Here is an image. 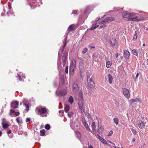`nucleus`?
<instances>
[{"label":"nucleus","instance_id":"obj_1","mask_svg":"<svg viewBox=\"0 0 148 148\" xmlns=\"http://www.w3.org/2000/svg\"><path fill=\"white\" fill-rule=\"evenodd\" d=\"M38 110L41 116L42 117H46L48 114V110L46 107H40L36 108V111Z\"/></svg>","mask_w":148,"mask_h":148},{"label":"nucleus","instance_id":"obj_2","mask_svg":"<svg viewBox=\"0 0 148 148\" xmlns=\"http://www.w3.org/2000/svg\"><path fill=\"white\" fill-rule=\"evenodd\" d=\"M68 32H66V35L64 36L65 38H64V41H63V45L62 46V47H61L59 49V52H58V66H59V64L60 63V62L59 60V59L60 58V57L61 56L60 53H62V51H63L65 47L66 43L67 42H66V41L67 39V35L68 34Z\"/></svg>","mask_w":148,"mask_h":148},{"label":"nucleus","instance_id":"obj_3","mask_svg":"<svg viewBox=\"0 0 148 148\" xmlns=\"http://www.w3.org/2000/svg\"><path fill=\"white\" fill-rule=\"evenodd\" d=\"M76 62L75 60H73L71 62L70 66V73L73 74L76 68Z\"/></svg>","mask_w":148,"mask_h":148},{"label":"nucleus","instance_id":"obj_4","mask_svg":"<svg viewBox=\"0 0 148 148\" xmlns=\"http://www.w3.org/2000/svg\"><path fill=\"white\" fill-rule=\"evenodd\" d=\"M145 19L142 17H139V16H134L132 17L128 18V20L130 21H143Z\"/></svg>","mask_w":148,"mask_h":148},{"label":"nucleus","instance_id":"obj_5","mask_svg":"<svg viewBox=\"0 0 148 148\" xmlns=\"http://www.w3.org/2000/svg\"><path fill=\"white\" fill-rule=\"evenodd\" d=\"M97 138L101 141V142L103 144L107 146L109 145V144L108 142L109 141H106L103 138L101 137L98 134H97Z\"/></svg>","mask_w":148,"mask_h":148},{"label":"nucleus","instance_id":"obj_6","mask_svg":"<svg viewBox=\"0 0 148 148\" xmlns=\"http://www.w3.org/2000/svg\"><path fill=\"white\" fill-rule=\"evenodd\" d=\"M18 105V102L17 101H13L11 104V108L12 109L17 108Z\"/></svg>","mask_w":148,"mask_h":148},{"label":"nucleus","instance_id":"obj_7","mask_svg":"<svg viewBox=\"0 0 148 148\" xmlns=\"http://www.w3.org/2000/svg\"><path fill=\"white\" fill-rule=\"evenodd\" d=\"M67 93V91L64 89L60 90L59 92L57 91L56 94L57 95L60 96H62L66 95Z\"/></svg>","mask_w":148,"mask_h":148},{"label":"nucleus","instance_id":"obj_8","mask_svg":"<svg viewBox=\"0 0 148 148\" xmlns=\"http://www.w3.org/2000/svg\"><path fill=\"white\" fill-rule=\"evenodd\" d=\"M79 87L77 84L76 83H74L73 85V91L74 94H76L79 90Z\"/></svg>","mask_w":148,"mask_h":148},{"label":"nucleus","instance_id":"obj_9","mask_svg":"<svg viewBox=\"0 0 148 148\" xmlns=\"http://www.w3.org/2000/svg\"><path fill=\"white\" fill-rule=\"evenodd\" d=\"M123 93L124 95L126 98L128 99L130 98V92L128 89L127 88H124L123 89Z\"/></svg>","mask_w":148,"mask_h":148},{"label":"nucleus","instance_id":"obj_10","mask_svg":"<svg viewBox=\"0 0 148 148\" xmlns=\"http://www.w3.org/2000/svg\"><path fill=\"white\" fill-rule=\"evenodd\" d=\"M68 54V52L67 51H65L64 53V55L62 57V61L63 62L64 66L66 64Z\"/></svg>","mask_w":148,"mask_h":148},{"label":"nucleus","instance_id":"obj_11","mask_svg":"<svg viewBox=\"0 0 148 148\" xmlns=\"http://www.w3.org/2000/svg\"><path fill=\"white\" fill-rule=\"evenodd\" d=\"M87 80L88 85L90 86V87H92L95 86L94 82L92 81V79L88 77Z\"/></svg>","mask_w":148,"mask_h":148},{"label":"nucleus","instance_id":"obj_12","mask_svg":"<svg viewBox=\"0 0 148 148\" xmlns=\"http://www.w3.org/2000/svg\"><path fill=\"white\" fill-rule=\"evenodd\" d=\"M114 19V18L113 17H110L106 18L105 20H103L100 22V24H103L104 23L112 21Z\"/></svg>","mask_w":148,"mask_h":148},{"label":"nucleus","instance_id":"obj_13","mask_svg":"<svg viewBox=\"0 0 148 148\" xmlns=\"http://www.w3.org/2000/svg\"><path fill=\"white\" fill-rule=\"evenodd\" d=\"M123 52L124 53L125 58L126 59H128L130 54V52L127 50H124Z\"/></svg>","mask_w":148,"mask_h":148},{"label":"nucleus","instance_id":"obj_14","mask_svg":"<svg viewBox=\"0 0 148 148\" xmlns=\"http://www.w3.org/2000/svg\"><path fill=\"white\" fill-rule=\"evenodd\" d=\"M82 121L84 126L86 128V129L88 130L89 131L91 132V133H92L91 130L88 127L87 122L85 120V119H83Z\"/></svg>","mask_w":148,"mask_h":148},{"label":"nucleus","instance_id":"obj_15","mask_svg":"<svg viewBox=\"0 0 148 148\" xmlns=\"http://www.w3.org/2000/svg\"><path fill=\"white\" fill-rule=\"evenodd\" d=\"M103 131V127L99 124V122L98 121V129L97 131L100 134Z\"/></svg>","mask_w":148,"mask_h":148},{"label":"nucleus","instance_id":"obj_16","mask_svg":"<svg viewBox=\"0 0 148 148\" xmlns=\"http://www.w3.org/2000/svg\"><path fill=\"white\" fill-rule=\"evenodd\" d=\"M116 43V40L115 38H112L110 40V44L112 46H115Z\"/></svg>","mask_w":148,"mask_h":148},{"label":"nucleus","instance_id":"obj_17","mask_svg":"<svg viewBox=\"0 0 148 148\" xmlns=\"http://www.w3.org/2000/svg\"><path fill=\"white\" fill-rule=\"evenodd\" d=\"M17 75L18 79L20 81L22 80V79H24L25 78V74L23 75L21 73H20V74H18Z\"/></svg>","mask_w":148,"mask_h":148},{"label":"nucleus","instance_id":"obj_18","mask_svg":"<svg viewBox=\"0 0 148 148\" xmlns=\"http://www.w3.org/2000/svg\"><path fill=\"white\" fill-rule=\"evenodd\" d=\"M91 126L92 131V133L94 134V132H95L96 131V126L95 125V123L94 122H92V125Z\"/></svg>","mask_w":148,"mask_h":148},{"label":"nucleus","instance_id":"obj_19","mask_svg":"<svg viewBox=\"0 0 148 148\" xmlns=\"http://www.w3.org/2000/svg\"><path fill=\"white\" fill-rule=\"evenodd\" d=\"M83 66H81V65H80V73L81 76L82 78L84 77V75L83 73Z\"/></svg>","mask_w":148,"mask_h":148},{"label":"nucleus","instance_id":"obj_20","mask_svg":"<svg viewBox=\"0 0 148 148\" xmlns=\"http://www.w3.org/2000/svg\"><path fill=\"white\" fill-rule=\"evenodd\" d=\"M9 10L7 12V15L9 16L13 14V12L12 11L11 8L8 6Z\"/></svg>","mask_w":148,"mask_h":148},{"label":"nucleus","instance_id":"obj_21","mask_svg":"<svg viewBox=\"0 0 148 148\" xmlns=\"http://www.w3.org/2000/svg\"><path fill=\"white\" fill-rule=\"evenodd\" d=\"M5 121V119H3V122L2 123V127L4 129L7 128L9 126V125L8 124L5 123V122H4V121Z\"/></svg>","mask_w":148,"mask_h":148},{"label":"nucleus","instance_id":"obj_22","mask_svg":"<svg viewBox=\"0 0 148 148\" xmlns=\"http://www.w3.org/2000/svg\"><path fill=\"white\" fill-rule=\"evenodd\" d=\"M138 126L140 129H142L145 126V125L144 123L142 121L139 122V123L138 124Z\"/></svg>","mask_w":148,"mask_h":148},{"label":"nucleus","instance_id":"obj_23","mask_svg":"<svg viewBox=\"0 0 148 148\" xmlns=\"http://www.w3.org/2000/svg\"><path fill=\"white\" fill-rule=\"evenodd\" d=\"M108 79L110 84H111L112 83L113 78L110 74H109L108 75Z\"/></svg>","mask_w":148,"mask_h":148},{"label":"nucleus","instance_id":"obj_24","mask_svg":"<svg viewBox=\"0 0 148 148\" xmlns=\"http://www.w3.org/2000/svg\"><path fill=\"white\" fill-rule=\"evenodd\" d=\"M122 15L124 18H128H128L130 17H129V13H128L127 12H123L122 14Z\"/></svg>","mask_w":148,"mask_h":148},{"label":"nucleus","instance_id":"obj_25","mask_svg":"<svg viewBox=\"0 0 148 148\" xmlns=\"http://www.w3.org/2000/svg\"><path fill=\"white\" fill-rule=\"evenodd\" d=\"M68 101L71 104L73 103L74 99L72 96H70L68 100Z\"/></svg>","mask_w":148,"mask_h":148},{"label":"nucleus","instance_id":"obj_26","mask_svg":"<svg viewBox=\"0 0 148 148\" xmlns=\"http://www.w3.org/2000/svg\"><path fill=\"white\" fill-rule=\"evenodd\" d=\"M112 62L110 61H107L106 62V66L107 68L110 67L112 65Z\"/></svg>","mask_w":148,"mask_h":148},{"label":"nucleus","instance_id":"obj_27","mask_svg":"<svg viewBox=\"0 0 148 148\" xmlns=\"http://www.w3.org/2000/svg\"><path fill=\"white\" fill-rule=\"evenodd\" d=\"M65 111L66 112H68L70 109V107L68 105H66L64 108Z\"/></svg>","mask_w":148,"mask_h":148},{"label":"nucleus","instance_id":"obj_28","mask_svg":"<svg viewBox=\"0 0 148 148\" xmlns=\"http://www.w3.org/2000/svg\"><path fill=\"white\" fill-rule=\"evenodd\" d=\"M60 82L61 84H63L64 83V78L63 76H61L60 77Z\"/></svg>","mask_w":148,"mask_h":148},{"label":"nucleus","instance_id":"obj_29","mask_svg":"<svg viewBox=\"0 0 148 148\" xmlns=\"http://www.w3.org/2000/svg\"><path fill=\"white\" fill-rule=\"evenodd\" d=\"M113 121L114 123H115L116 125H117L118 124L119 122V120L117 118H114L113 119Z\"/></svg>","mask_w":148,"mask_h":148},{"label":"nucleus","instance_id":"obj_30","mask_svg":"<svg viewBox=\"0 0 148 148\" xmlns=\"http://www.w3.org/2000/svg\"><path fill=\"white\" fill-rule=\"evenodd\" d=\"M45 133V130H42L40 131V135L41 136H44Z\"/></svg>","mask_w":148,"mask_h":148},{"label":"nucleus","instance_id":"obj_31","mask_svg":"<svg viewBox=\"0 0 148 148\" xmlns=\"http://www.w3.org/2000/svg\"><path fill=\"white\" fill-rule=\"evenodd\" d=\"M132 53L134 55L136 56L138 55L137 52L135 49H134L132 51Z\"/></svg>","mask_w":148,"mask_h":148},{"label":"nucleus","instance_id":"obj_32","mask_svg":"<svg viewBox=\"0 0 148 148\" xmlns=\"http://www.w3.org/2000/svg\"><path fill=\"white\" fill-rule=\"evenodd\" d=\"M10 115L12 116H14L15 115L14 111L12 110L11 109L10 110Z\"/></svg>","mask_w":148,"mask_h":148},{"label":"nucleus","instance_id":"obj_33","mask_svg":"<svg viewBox=\"0 0 148 148\" xmlns=\"http://www.w3.org/2000/svg\"><path fill=\"white\" fill-rule=\"evenodd\" d=\"M131 101L132 103L135 102L139 101H140V99L138 98H136L131 99Z\"/></svg>","mask_w":148,"mask_h":148},{"label":"nucleus","instance_id":"obj_34","mask_svg":"<svg viewBox=\"0 0 148 148\" xmlns=\"http://www.w3.org/2000/svg\"><path fill=\"white\" fill-rule=\"evenodd\" d=\"M73 25H70L68 29V31L69 32L71 31H73Z\"/></svg>","mask_w":148,"mask_h":148},{"label":"nucleus","instance_id":"obj_35","mask_svg":"<svg viewBox=\"0 0 148 148\" xmlns=\"http://www.w3.org/2000/svg\"><path fill=\"white\" fill-rule=\"evenodd\" d=\"M79 107L81 112L82 113H83L84 112V110L81 104H79Z\"/></svg>","mask_w":148,"mask_h":148},{"label":"nucleus","instance_id":"obj_36","mask_svg":"<svg viewBox=\"0 0 148 148\" xmlns=\"http://www.w3.org/2000/svg\"><path fill=\"white\" fill-rule=\"evenodd\" d=\"M45 129L47 130H49L50 128V126L49 124H46L45 127Z\"/></svg>","mask_w":148,"mask_h":148},{"label":"nucleus","instance_id":"obj_37","mask_svg":"<svg viewBox=\"0 0 148 148\" xmlns=\"http://www.w3.org/2000/svg\"><path fill=\"white\" fill-rule=\"evenodd\" d=\"M98 26H99V25H96L95 26H94H94L93 25L90 28V29L91 30H94V29H96V28H97V27H98Z\"/></svg>","mask_w":148,"mask_h":148},{"label":"nucleus","instance_id":"obj_38","mask_svg":"<svg viewBox=\"0 0 148 148\" xmlns=\"http://www.w3.org/2000/svg\"><path fill=\"white\" fill-rule=\"evenodd\" d=\"M136 14L134 12H131V13H129V17H131L132 16H134Z\"/></svg>","mask_w":148,"mask_h":148},{"label":"nucleus","instance_id":"obj_39","mask_svg":"<svg viewBox=\"0 0 148 148\" xmlns=\"http://www.w3.org/2000/svg\"><path fill=\"white\" fill-rule=\"evenodd\" d=\"M25 107L26 108V111H28L29 110V105L28 104H25Z\"/></svg>","mask_w":148,"mask_h":148},{"label":"nucleus","instance_id":"obj_40","mask_svg":"<svg viewBox=\"0 0 148 148\" xmlns=\"http://www.w3.org/2000/svg\"><path fill=\"white\" fill-rule=\"evenodd\" d=\"M87 51H88L87 48H85L83 49L82 51V53L83 54H85L86 53V52H87Z\"/></svg>","mask_w":148,"mask_h":148},{"label":"nucleus","instance_id":"obj_41","mask_svg":"<svg viewBox=\"0 0 148 148\" xmlns=\"http://www.w3.org/2000/svg\"><path fill=\"white\" fill-rule=\"evenodd\" d=\"M109 143H111L112 144V145H113L114 146V148H123V147H116L115 146V144L114 143H113L112 142H111V141H109Z\"/></svg>","mask_w":148,"mask_h":148},{"label":"nucleus","instance_id":"obj_42","mask_svg":"<svg viewBox=\"0 0 148 148\" xmlns=\"http://www.w3.org/2000/svg\"><path fill=\"white\" fill-rule=\"evenodd\" d=\"M68 66H67L65 68V73H68Z\"/></svg>","mask_w":148,"mask_h":148},{"label":"nucleus","instance_id":"obj_43","mask_svg":"<svg viewBox=\"0 0 148 148\" xmlns=\"http://www.w3.org/2000/svg\"><path fill=\"white\" fill-rule=\"evenodd\" d=\"M95 46L94 45H89L88 46V47L90 48V49H92L93 48H95Z\"/></svg>","mask_w":148,"mask_h":148},{"label":"nucleus","instance_id":"obj_44","mask_svg":"<svg viewBox=\"0 0 148 148\" xmlns=\"http://www.w3.org/2000/svg\"><path fill=\"white\" fill-rule=\"evenodd\" d=\"M73 113L71 112H69L68 114V116L69 117H71L72 116V115H73Z\"/></svg>","mask_w":148,"mask_h":148},{"label":"nucleus","instance_id":"obj_45","mask_svg":"<svg viewBox=\"0 0 148 148\" xmlns=\"http://www.w3.org/2000/svg\"><path fill=\"white\" fill-rule=\"evenodd\" d=\"M76 133L77 135V136L78 137H79L80 136L81 134H80V132H76Z\"/></svg>","mask_w":148,"mask_h":148},{"label":"nucleus","instance_id":"obj_46","mask_svg":"<svg viewBox=\"0 0 148 148\" xmlns=\"http://www.w3.org/2000/svg\"><path fill=\"white\" fill-rule=\"evenodd\" d=\"M139 73H136V77L135 78V81H137V79L138 77L139 76Z\"/></svg>","mask_w":148,"mask_h":148},{"label":"nucleus","instance_id":"obj_47","mask_svg":"<svg viewBox=\"0 0 148 148\" xmlns=\"http://www.w3.org/2000/svg\"><path fill=\"white\" fill-rule=\"evenodd\" d=\"M79 97L80 99H83V96H82V94L81 92V93H80L79 94Z\"/></svg>","mask_w":148,"mask_h":148},{"label":"nucleus","instance_id":"obj_48","mask_svg":"<svg viewBox=\"0 0 148 148\" xmlns=\"http://www.w3.org/2000/svg\"><path fill=\"white\" fill-rule=\"evenodd\" d=\"M14 114L16 116H18L19 115L20 113L19 112H16L14 111Z\"/></svg>","mask_w":148,"mask_h":148},{"label":"nucleus","instance_id":"obj_49","mask_svg":"<svg viewBox=\"0 0 148 148\" xmlns=\"http://www.w3.org/2000/svg\"><path fill=\"white\" fill-rule=\"evenodd\" d=\"M132 132L133 133V134H136V131H135L133 129H132Z\"/></svg>","mask_w":148,"mask_h":148},{"label":"nucleus","instance_id":"obj_50","mask_svg":"<svg viewBox=\"0 0 148 148\" xmlns=\"http://www.w3.org/2000/svg\"><path fill=\"white\" fill-rule=\"evenodd\" d=\"M30 121V119L29 118H27L26 119V122H29Z\"/></svg>","mask_w":148,"mask_h":148},{"label":"nucleus","instance_id":"obj_51","mask_svg":"<svg viewBox=\"0 0 148 148\" xmlns=\"http://www.w3.org/2000/svg\"><path fill=\"white\" fill-rule=\"evenodd\" d=\"M113 131H110V132L109 133L108 135H109V136H111V135H112V134H113Z\"/></svg>","mask_w":148,"mask_h":148},{"label":"nucleus","instance_id":"obj_52","mask_svg":"<svg viewBox=\"0 0 148 148\" xmlns=\"http://www.w3.org/2000/svg\"><path fill=\"white\" fill-rule=\"evenodd\" d=\"M27 1L29 2V5L31 6V7L32 8H34V7L32 8V5H33V4H32L31 3H30L29 2V1L30 0H27Z\"/></svg>","mask_w":148,"mask_h":148},{"label":"nucleus","instance_id":"obj_53","mask_svg":"<svg viewBox=\"0 0 148 148\" xmlns=\"http://www.w3.org/2000/svg\"><path fill=\"white\" fill-rule=\"evenodd\" d=\"M137 12H139V13H142V14H145L146 13L143 11H137Z\"/></svg>","mask_w":148,"mask_h":148},{"label":"nucleus","instance_id":"obj_54","mask_svg":"<svg viewBox=\"0 0 148 148\" xmlns=\"http://www.w3.org/2000/svg\"><path fill=\"white\" fill-rule=\"evenodd\" d=\"M59 113H61L62 115H63V114L64 113L63 110H60L59 112Z\"/></svg>","mask_w":148,"mask_h":148},{"label":"nucleus","instance_id":"obj_55","mask_svg":"<svg viewBox=\"0 0 148 148\" xmlns=\"http://www.w3.org/2000/svg\"><path fill=\"white\" fill-rule=\"evenodd\" d=\"M77 13V11L75 10H73L72 12V14H76Z\"/></svg>","mask_w":148,"mask_h":148},{"label":"nucleus","instance_id":"obj_56","mask_svg":"<svg viewBox=\"0 0 148 148\" xmlns=\"http://www.w3.org/2000/svg\"><path fill=\"white\" fill-rule=\"evenodd\" d=\"M137 36H134L133 37V40H136L137 39Z\"/></svg>","mask_w":148,"mask_h":148},{"label":"nucleus","instance_id":"obj_57","mask_svg":"<svg viewBox=\"0 0 148 148\" xmlns=\"http://www.w3.org/2000/svg\"><path fill=\"white\" fill-rule=\"evenodd\" d=\"M16 120L18 123H19L20 122V120L19 119V118H18L16 119Z\"/></svg>","mask_w":148,"mask_h":148},{"label":"nucleus","instance_id":"obj_58","mask_svg":"<svg viewBox=\"0 0 148 148\" xmlns=\"http://www.w3.org/2000/svg\"><path fill=\"white\" fill-rule=\"evenodd\" d=\"M86 115L88 117V118H90V115L89 113H87Z\"/></svg>","mask_w":148,"mask_h":148},{"label":"nucleus","instance_id":"obj_59","mask_svg":"<svg viewBox=\"0 0 148 148\" xmlns=\"http://www.w3.org/2000/svg\"><path fill=\"white\" fill-rule=\"evenodd\" d=\"M88 148H93L92 146L91 145H90L89 144L88 145Z\"/></svg>","mask_w":148,"mask_h":148},{"label":"nucleus","instance_id":"obj_60","mask_svg":"<svg viewBox=\"0 0 148 148\" xmlns=\"http://www.w3.org/2000/svg\"><path fill=\"white\" fill-rule=\"evenodd\" d=\"M105 25H103L100 26L99 27H100V28H102V27H105Z\"/></svg>","mask_w":148,"mask_h":148},{"label":"nucleus","instance_id":"obj_61","mask_svg":"<svg viewBox=\"0 0 148 148\" xmlns=\"http://www.w3.org/2000/svg\"><path fill=\"white\" fill-rule=\"evenodd\" d=\"M136 140V139H135V138H133V139H132V142H134V141H135Z\"/></svg>","mask_w":148,"mask_h":148},{"label":"nucleus","instance_id":"obj_62","mask_svg":"<svg viewBox=\"0 0 148 148\" xmlns=\"http://www.w3.org/2000/svg\"><path fill=\"white\" fill-rule=\"evenodd\" d=\"M11 132V130H9L8 132V134H10Z\"/></svg>","mask_w":148,"mask_h":148},{"label":"nucleus","instance_id":"obj_63","mask_svg":"<svg viewBox=\"0 0 148 148\" xmlns=\"http://www.w3.org/2000/svg\"><path fill=\"white\" fill-rule=\"evenodd\" d=\"M134 36H137V32L136 31H135V34H134Z\"/></svg>","mask_w":148,"mask_h":148},{"label":"nucleus","instance_id":"obj_64","mask_svg":"<svg viewBox=\"0 0 148 148\" xmlns=\"http://www.w3.org/2000/svg\"><path fill=\"white\" fill-rule=\"evenodd\" d=\"M103 18V17H101V18H100V17H99V18H97V19H96V21H98V20H99V19H100V18Z\"/></svg>","mask_w":148,"mask_h":148}]
</instances>
